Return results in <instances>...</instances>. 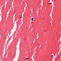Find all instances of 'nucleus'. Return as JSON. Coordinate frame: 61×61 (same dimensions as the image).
Segmentation results:
<instances>
[{"instance_id":"1","label":"nucleus","mask_w":61,"mask_h":61,"mask_svg":"<svg viewBox=\"0 0 61 61\" xmlns=\"http://www.w3.org/2000/svg\"><path fill=\"white\" fill-rule=\"evenodd\" d=\"M33 18H31V20H32V21H33Z\"/></svg>"},{"instance_id":"2","label":"nucleus","mask_w":61,"mask_h":61,"mask_svg":"<svg viewBox=\"0 0 61 61\" xmlns=\"http://www.w3.org/2000/svg\"><path fill=\"white\" fill-rule=\"evenodd\" d=\"M53 55H52L51 56V57H53Z\"/></svg>"},{"instance_id":"3","label":"nucleus","mask_w":61,"mask_h":61,"mask_svg":"<svg viewBox=\"0 0 61 61\" xmlns=\"http://www.w3.org/2000/svg\"><path fill=\"white\" fill-rule=\"evenodd\" d=\"M59 57H60V56H59V55H58V58H59Z\"/></svg>"},{"instance_id":"4","label":"nucleus","mask_w":61,"mask_h":61,"mask_svg":"<svg viewBox=\"0 0 61 61\" xmlns=\"http://www.w3.org/2000/svg\"><path fill=\"white\" fill-rule=\"evenodd\" d=\"M50 4V5H51V3H49L48 4L49 5Z\"/></svg>"},{"instance_id":"5","label":"nucleus","mask_w":61,"mask_h":61,"mask_svg":"<svg viewBox=\"0 0 61 61\" xmlns=\"http://www.w3.org/2000/svg\"><path fill=\"white\" fill-rule=\"evenodd\" d=\"M26 59H28V58H26Z\"/></svg>"},{"instance_id":"6","label":"nucleus","mask_w":61,"mask_h":61,"mask_svg":"<svg viewBox=\"0 0 61 61\" xmlns=\"http://www.w3.org/2000/svg\"><path fill=\"white\" fill-rule=\"evenodd\" d=\"M26 60V59H24V60Z\"/></svg>"},{"instance_id":"7","label":"nucleus","mask_w":61,"mask_h":61,"mask_svg":"<svg viewBox=\"0 0 61 61\" xmlns=\"http://www.w3.org/2000/svg\"><path fill=\"white\" fill-rule=\"evenodd\" d=\"M21 18V17H20V19Z\"/></svg>"},{"instance_id":"8","label":"nucleus","mask_w":61,"mask_h":61,"mask_svg":"<svg viewBox=\"0 0 61 61\" xmlns=\"http://www.w3.org/2000/svg\"><path fill=\"white\" fill-rule=\"evenodd\" d=\"M56 58H57V57H56Z\"/></svg>"},{"instance_id":"9","label":"nucleus","mask_w":61,"mask_h":61,"mask_svg":"<svg viewBox=\"0 0 61 61\" xmlns=\"http://www.w3.org/2000/svg\"><path fill=\"white\" fill-rule=\"evenodd\" d=\"M54 1H56V0H54Z\"/></svg>"},{"instance_id":"10","label":"nucleus","mask_w":61,"mask_h":61,"mask_svg":"<svg viewBox=\"0 0 61 61\" xmlns=\"http://www.w3.org/2000/svg\"><path fill=\"white\" fill-rule=\"evenodd\" d=\"M45 31H46V30H45Z\"/></svg>"},{"instance_id":"11","label":"nucleus","mask_w":61,"mask_h":61,"mask_svg":"<svg viewBox=\"0 0 61 61\" xmlns=\"http://www.w3.org/2000/svg\"><path fill=\"white\" fill-rule=\"evenodd\" d=\"M56 34H57V33H56Z\"/></svg>"}]
</instances>
